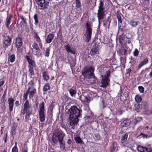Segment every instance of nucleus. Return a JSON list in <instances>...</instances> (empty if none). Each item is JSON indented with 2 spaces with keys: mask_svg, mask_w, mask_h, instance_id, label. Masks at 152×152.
<instances>
[{
  "mask_svg": "<svg viewBox=\"0 0 152 152\" xmlns=\"http://www.w3.org/2000/svg\"><path fill=\"white\" fill-rule=\"evenodd\" d=\"M117 18H118V21L119 22L121 23L122 22V20H121V17L120 16H118L117 17Z\"/></svg>",
  "mask_w": 152,
  "mask_h": 152,
  "instance_id": "obj_58",
  "label": "nucleus"
},
{
  "mask_svg": "<svg viewBox=\"0 0 152 152\" xmlns=\"http://www.w3.org/2000/svg\"><path fill=\"white\" fill-rule=\"evenodd\" d=\"M138 89L139 91L141 93H143L144 91V87L142 86H140L138 87Z\"/></svg>",
  "mask_w": 152,
  "mask_h": 152,
  "instance_id": "obj_48",
  "label": "nucleus"
},
{
  "mask_svg": "<svg viewBox=\"0 0 152 152\" xmlns=\"http://www.w3.org/2000/svg\"><path fill=\"white\" fill-rule=\"evenodd\" d=\"M16 47L17 48V50L19 51L21 50L20 47L22 45V39L20 37L16 38Z\"/></svg>",
  "mask_w": 152,
  "mask_h": 152,
  "instance_id": "obj_14",
  "label": "nucleus"
},
{
  "mask_svg": "<svg viewBox=\"0 0 152 152\" xmlns=\"http://www.w3.org/2000/svg\"><path fill=\"white\" fill-rule=\"evenodd\" d=\"M50 85L49 83H47L45 84L43 87V90L44 91H46L50 89Z\"/></svg>",
  "mask_w": 152,
  "mask_h": 152,
  "instance_id": "obj_34",
  "label": "nucleus"
},
{
  "mask_svg": "<svg viewBox=\"0 0 152 152\" xmlns=\"http://www.w3.org/2000/svg\"><path fill=\"white\" fill-rule=\"evenodd\" d=\"M36 89H34L33 90H29V91H28V89L27 91V93L29 95V97L30 98H32L34 94L36 93Z\"/></svg>",
  "mask_w": 152,
  "mask_h": 152,
  "instance_id": "obj_22",
  "label": "nucleus"
},
{
  "mask_svg": "<svg viewBox=\"0 0 152 152\" xmlns=\"http://www.w3.org/2000/svg\"><path fill=\"white\" fill-rule=\"evenodd\" d=\"M74 139L76 142L77 143H81L82 142V140L80 137L79 136H76L74 137Z\"/></svg>",
  "mask_w": 152,
  "mask_h": 152,
  "instance_id": "obj_33",
  "label": "nucleus"
},
{
  "mask_svg": "<svg viewBox=\"0 0 152 152\" xmlns=\"http://www.w3.org/2000/svg\"><path fill=\"white\" fill-rule=\"evenodd\" d=\"M104 8H99L97 13L98 17L99 24L100 23V20L104 18Z\"/></svg>",
  "mask_w": 152,
  "mask_h": 152,
  "instance_id": "obj_10",
  "label": "nucleus"
},
{
  "mask_svg": "<svg viewBox=\"0 0 152 152\" xmlns=\"http://www.w3.org/2000/svg\"><path fill=\"white\" fill-rule=\"evenodd\" d=\"M40 9L45 10L47 7L45 0H35Z\"/></svg>",
  "mask_w": 152,
  "mask_h": 152,
  "instance_id": "obj_12",
  "label": "nucleus"
},
{
  "mask_svg": "<svg viewBox=\"0 0 152 152\" xmlns=\"http://www.w3.org/2000/svg\"><path fill=\"white\" fill-rule=\"evenodd\" d=\"M40 9L45 10L47 7L45 0H35Z\"/></svg>",
  "mask_w": 152,
  "mask_h": 152,
  "instance_id": "obj_11",
  "label": "nucleus"
},
{
  "mask_svg": "<svg viewBox=\"0 0 152 152\" xmlns=\"http://www.w3.org/2000/svg\"><path fill=\"white\" fill-rule=\"evenodd\" d=\"M65 136L64 134L60 129L56 130L55 131L52 140L54 145H57L59 142L60 149L64 150L65 148V142L64 138Z\"/></svg>",
  "mask_w": 152,
  "mask_h": 152,
  "instance_id": "obj_1",
  "label": "nucleus"
},
{
  "mask_svg": "<svg viewBox=\"0 0 152 152\" xmlns=\"http://www.w3.org/2000/svg\"><path fill=\"white\" fill-rule=\"evenodd\" d=\"M28 91L31 90L36 89L35 88V84L34 80H31L29 81L28 84Z\"/></svg>",
  "mask_w": 152,
  "mask_h": 152,
  "instance_id": "obj_17",
  "label": "nucleus"
},
{
  "mask_svg": "<svg viewBox=\"0 0 152 152\" xmlns=\"http://www.w3.org/2000/svg\"><path fill=\"white\" fill-rule=\"evenodd\" d=\"M142 120V117H137L135 118V121H136V124H137V123L141 121Z\"/></svg>",
  "mask_w": 152,
  "mask_h": 152,
  "instance_id": "obj_46",
  "label": "nucleus"
},
{
  "mask_svg": "<svg viewBox=\"0 0 152 152\" xmlns=\"http://www.w3.org/2000/svg\"><path fill=\"white\" fill-rule=\"evenodd\" d=\"M32 108L31 105L29 104L28 100H27L24 104L23 109L21 112L24 115L26 113H31Z\"/></svg>",
  "mask_w": 152,
  "mask_h": 152,
  "instance_id": "obj_8",
  "label": "nucleus"
},
{
  "mask_svg": "<svg viewBox=\"0 0 152 152\" xmlns=\"http://www.w3.org/2000/svg\"><path fill=\"white\" fill-rule=\"evenodd\" d=\"M103 3L101 1H100V4L99 5V8H103Z\"/></svg>",
  "mask_w": 152,
  "mask_h": 152,
  "instance_id": "obj_53",
  "label": "nucleus"
},
{
  "mask_svg": "<svg viewBox=\"0 0 152 152\" xmlns=\"http://www.w3.org/2000/svg\"><path fill=\"white\" fill-rule=\"evenodd\" d=\"M28 93H27L26 94L24 93L23 94V98L25 100L27 99V98Z\"/></svg>",
  "mask_w": 152,
  "mask_h": 152,
  "instance_id": "obj_56",
  "label": "nucleus"
},
{
  "mask_svg": "<svg viewBox=\"0 0 152 152\" xmlns=\"http://www.w3.org/2000/svg\"><path fill=\"white\" fill-rule=\"evenodd\" d=\"M78 120V118L69 115V121L70 125L72 126V129H74L73 127L77 124Z\"/></svg>",
  "mask_w": 152,
  "mask_h": 152,
  "instance_id": "obj_9",
  "label": "nucleus"
},
{
  "mask_svg": "<svg viewBox=\"0 0 152 152\" xmlns=\"http://www.w3.org/2000/svg\"><path fill=\"white\" fill-rule=\"evenodd\" d=\"M141 136L144 138H147L151 137V136H150L148 135L147 134H145L142 133H141L137 137H138L140 136Z\"/></svg>",
  "mask_w": 152,
  "mask_h": 152,
  "instance_id": "obj_44",
  "label": "nucleus"
},
{
  "mask_svg": "<svg viewBox=\"0 0 152 152\" xmlns=\"http://www.w3.org/2000/svg\"><path fill=\"white\" fill-rule=\"evenodd\" d=\"M137 150L140 152H152V149L149 148L138 146L137 148Z\"/></svg>",
  "mask_w": 152,
  "mask_h": 152,
  "instance_id": "obj_15",
  "label": "nucleus"
},
{
  "mask_svg": "<svg viewBox=\"0 0 152 152\" xmlns=\"http://www.w3.org/2000/svg\"><path fill=\"white\" fill-rule=\"evenodd\" d=\"M25 58L27 60L28 64V67L29 71L31 73V75H34V73L33 67L36 66V65L35 62L34 61L30 58L29 56H26Z\"/></svg>",
  "mask_w": 152,
  "mask_h": 152,
  "instance_id": "obj_7",
  "label": "nucleus"
},
{
  "mask_svg": "<svg viewBox=\"0 0 152 152\" xmlns=\"http://www.w3.org/2000/svg\"><path fill=\"white\" fill-rule=\"evenodd\" d=\"M94 68L93 67L85 68L82 72V75L84 76V78L87 79L93 78L94 79V83H96L97 81L94 74Z\"/></svg>",
  "mask_w": 152,
  "mask_h": 152,
  "instance_id": "obj_2",
  "label": "nucleus"
},
{
  "mask_svg": "<svg viewBox=\"0 0 152 152\" xmlns=\"http://www.w3.org/2000/svg\"><path fill=\"white\" fill-rule=\"evenodd\" d=\"M38 48H39L37 44L34 43L32 44L31 47L32 50H36Z\"/></svg>",
  "mask_w": 152,
  "mask_h": 152,
  "instance_id": "obj_38",
  "label": "nucleus"
},
{
  "mask_svg": "<svg viewBox=\"0 0 152 152\" xmlns=\"http://www.w3.org/2000/svg\"><path fill=\"white\" fill-rule=\"evenodd\" d=\"M99 51L98 46L93 47L91 50L90 54L91 55H94L99 54Z\"/></svg>",
  "mask_w": 152,
  "mask_h": 152,
  "instance_id": "obj_18",
  "label": "nucleus"
},
{
  "mask_svg": "<svg viewBox=\"0 0 152 152\" xmlns=\"http://www.w3.org/2000/svg\"><path fill=\"white\" fill-rule=\"evenodd\" d=\"M108 20H106L103 21V25L106 28H107V25L108 24Z\"/></svg>",
  "mask_w": 152,
  "mask_h": 152,
  "instance_id": "obj_51",
  "label": "nucleus"
},
{
  "mask_svg": "<svg viewBox=\"0 0 152 152\" xmlns=\"http://www.w3.org/2000/svg\"><path fill=\"white\" fill-rule=\"evenodd\" d=\"M4 81H1L0 82V87L2 86L4 83Z\"/></svg>",
  "mask_w": 152,
  "mask_h": 152,
  "instance_id": "obj_61",
  "label": "nucleus"
},
{
  "mask_svg": "<svg viewBox=\"0 0 152 152\" xmlns=\"http://www.w3.org/2000/svg\"><path fill=\"white\" fill-rule=\"evenodd\" d=\"M80 99L82 102H88L89 101V98L88 96H84V95H81L80 96Z\"/></svg>",
  "mask_w": 152,
  "mask_h": 152,
  "instance_id": "obj_23",
  "label": "nucleus"
},
{
  "mask_svg": "<svg viewBox=\"0 0 152 152\" xmlns=\"http://www.w3.org/2000/svg\"><path fill=\"white\" fill-rule=\"evenodd\" d=\"M124 142H121V146L124 147L126 146V144L124 143Z\"/></svg>",
  "mask_w": 152,
  "mask_h": 152,
  "instance_id": "obj_59",
  "label": "nucleus"
},
{
  "mask_svg": "<svg viewBox=\"0 0 152 152\" xmlns=\"http://www.w3.org/2000/svg\"><path fill=\"white\" fill-rule=\"evenodd\" d=\"M118 149V146L117 143L116 142H114L113 145V147L111 149L112 152H116Z\"/></svg>",
  "mask_w": 152,
  "mask_h": 152,
  "instance_id": "obj_24",
  "label": "nucleus"
},
{
  "mask_svg": "<svg viewBox=\"0 0 152 152\" xmlns=\"http://www.w3.org/2000/svg\"><path fill=\"white\" fill-rule=\"evenodd\" d=\"M65 49L68 53H70L73 54H74L75 53L74 50H72L70 46L68 45L65 46Z\"/></svg>",
  "mask_w": 152,
  "mask_h": 152,
  "instance_id": "obj_28",
  "label": "nucleus"
},
{
  "mask_svg": "<svg viewBox=\"0 0 152 152\" xmlns=\"http://www.w3.org/2000/svg\"><path fill=\"white\" fill-rule=\"evenodd\" d=\"M16 133V129L15 127H12L11 130V133L12 136L15 135Z\"/></svg>",
  "mask_w": 152,
  "mask_h": 152,
  "instance_id": "obj_45",
  "label": "nucleus"
},
{
  "mask_svg": "<svg viewBox=\"0 0 152 152\" xmlns=\"http://www.w3.org/2000/svg\"><path fill=\"white\" fill-rule=\"evenodd\" d=\"M34 18L35 20V24L36 25L38 23V16L36 14H35L34 15Z\"/></svg>",
  "mask_w": 152,
  "mask_h": 152,
  "instance_id": "obj_43",
  "label": "nucleus"
},
{
  "mask_svg": "<svg viewBox=\"0 0 152 152\" xmlns=\"http://www.w3.org/2000/svg\"><path fill=\"white\" fill-rule=\"evenodd\" d=\"M149 75L151 78L152 77V70L150 73Z\"/></svg>",
  "mask_w": 152,
  "mask_h": 152,
  "instance_id": "obj_64",
  "label": "nucleus"
},
{
  "mask_svg": "<svg viewBox=\"0 0 152 152\" xmlns=\"http://www.w3.org/2000/svg\"><path fill=\"white\" fill-rule=\"evenodd\" d=\"M110 75V72L108 70L106 72V75L104 76L102 75V80L101 82V85L100 86V87L104 88H106L107 87L110 81L108 77Z\"/></svg>",
  "mask_w": 152,
  "mask_h": 152,
  "instance_id": "obj_5",
  "label": "nucleus"
},
{
  "mask_svg": "<svg viewBox=\"0 0 152 152\" xmlns=\"http://www.w3.org/2000/svg\"><path fill=\"white\" fill-rule=\"evenodd\" d=\"M133 109L134 111L139 112L141 109L140 105L138 104H135L134 106Z\"/></svg>",
  "mask_w": 152,
  "mask_h": 152,
  "instance_id": "obj_29",
  "label": "nucleus"
},
{
  "mask_svg": "<svg viewBox=\"0 0 152 152\" xmlns=\"http://www.w3.org/2000/svg\"><path fill=\"white\" fill-rule=\"evenodd\" d=\"M9 61L11 62H13L15 60V56L14 54H12L9 56L8 58Z\"/></svg>",
  "mask_w": 152,
  "mask_h": 152,
  "instance_id": "obj_30",
  "label": "nucleus"
},
{
  "mask_svg": "<svg viewBox=\"0 0 152 152\" xmlns=\"http://www.w3.org/2000/svg\"><path fill=\"white\" fill-rule=\"evenodd\" d=\"M42 76L44 79L45 80L47 81L49 79V76L45 72H43Z\"/></svg>",
  "mask_w": 152,
  "mask_h": 152,
  "instance_id": "obj_32",
  "label": "nucleus"
},
{
  "mask_svg": "<svg viewBox=\"0 0 152 152\" xmlns=\"http://www.w3.org/2000/svg\"><path fill=\"white\" fill-rule=\"evenodd\" d=\"M69 115L72 117H75L78 118L81 115V112L82 110L76 107L73 106L69 109Z\"/></svg>",
  "mask_w": 152,
  "mask_h": 152,
  "instance_id": "obj_3",
  "label": "nucleus"
},
{
  "mask_svg": "<svg viewBox=\"0 0 152 152\" xmlns=\"http://www.w3.org/2000/svg\"><path fill=\"white\" fill-rule=\"evenodd\" d=\"M139 23V22L135 19L131 20L129 22V24L133 27H136Z\"/></svg>",
  "mask_w": 152,
  "mask_h": 152,
  "instance_id": "obj_19",
  "label": "nucleus"
},
{
  "mask_svg": "<svg viewBox=\"0 0 152 152\" xmlns=\"http://www.w3.org/2000/svg\"><path fill=\"white\" fill-rule=\"evenodd\" d=\"M131 71V70L130 69H127L126 70V73L127 74H128V75L129 76L130 75V73Z\"/></svg>",
  "mask_w": 152,
  "mask_h": 152,
  "instance_id": "obj_54",
  "label": "nucleus"
},
{
  "mask_svg": "<svg viewBox=\"0 0 152 152\" xmlns=\"http://www.w3.org/2000/svg\"><path fill=\"white\" fill-rule=\"evenodd\" d=\"M3 41L4 45L6 46L10 45L11 42V39L9 36L4 35Z\"/></svg>",
  "mask_w": 152,
  "mask_h": 152,
  "instance_id": "obj_13",
  "label": "nucleus"
},
{
  "mask_svg": "<svg viewBox=\"0 0 152 152\" xmlns=\"http://www.w3.org/2000/svg\"><path fill=\"white\" fill-rule=\"evenodd\" d=\"M92 29L89 26H87L86 32L83 36V40L86 42H88L90 40L91 38Z\"/></svg>",
  "mask_w": 152,
  "mask_h": 152,
  "instance_id": "obj_4",
  "label": "nucleus"
},
{
  "mask_svg": "<svg viewBox=\"0 0 152 152\" xmlns=\"http://www.w3.org/2000/svg\"><path fill=\"white\" fill-rule=\"evenodd\" d=\"M31 113H26L25 118V120L27 122L29 119L30 118V115Z\"/></svg>",
  "mask_w": 152,
  "mask_h": 152,
  "instance_id": "obj_39",
  "label": "nucleus"
},
{
  "mask_svg": "<svg viewBox=\"0 0 152 152\" xmlns=\"http://www.w3.org/2000/svg\"><path fill=\"white\" fill-rule=\"evenodd\" d=\"M94 138L96 140H98L100 139V137L98 134H95L94 135Z\"/></svg>",
  "mask_w": 152,
  "mask_h": 152,
  "instance_id": "obj_47",
  "label": "nucleus"
},
{
  "mask_svg": "<svg viewBox=\"0 0 152 152\" xmlns=\"http://www.w3.org/2000/svg\"><path fill=\"white\" fill-rule=\"evenodd\" d=\"M22 20L24 23L26 22V19L24 18L23 15H20V16Z\"/></svg>",
  "mask_w": 152,
  "mask_h": 152,
  "instance_id": "obj_55",
  "label": "nucleus"
},
{
  "mask_svg": "<svg viewBox=\"0 0 152 152\" xmlns=\"http://www.w3.org/2000/svg\"><path fill=\"white\" fill-rule=\"evenodd\" d=\"M148 62V59L146 58L144 60L141 62L138 65V68L140 69L143 66L147 64Z\"/></svg>",
  "mask_w": 152,
  "mask_h": 152,
  "instance_id": "obj_25",
  "label": "nucleus"
},
{
  "mask_svg": "<svg viewBox=\"0 0 152 152\" xmlns=\"http://www.w3.org/2000/svg\"><path fill=\"white\" fill-rule=\"evenodd\" d=\"M39 127H41L42 128L43 127L44 124L43 123H39Z\"/></svg>",
  "mask_w": 152,
  "mask_h": 152,
  "instance_id": "obj_62",
  "label": "nucleus"
},
{
  "mask_svg": "<svg viewBox=\"0 0 152 152\" xmlns=\"http://www.w3.org/2000/svg\"><path fill=\"white\" fill-rule=\"evenodd\" d=\"M69 92L72 96H75L76 94L77 91L76 90L72 89H70L69 90Z\"/></svg>",
  "mask_w": 152,
  "mask_h": 152,
  "instance_id": "obj_35",
  "label": "nucleus"
},
{
  "mask_svg": "<svg viewBox=\"0 0 152 152\" xmlns=\"http://www.w3.org/2000/svg\"><path fill=\"white\" fill-rule=\"evenodd\" d=\"M135 100L137 102L140 103L142 101V99L140 95H137L135 96Z\"/></svg>",
  "mask_w": 152,
  "mask_h": 152,
  "instance_id": "obj_31",
  "label": "nucleus"
},
{
  "mask_svg": "<svg viewBox=\"0 0 152 152\" xmlns=\"http://www.w3.org/2000/svg\"><path fill=\"white\" fill-rule=\"evenodd\" d=\"M54 38V34H50L48 35L46 39V42L48 43H50Z\"/></svg>",
  "mask_w": 152,
  "mask_h": 152,
  "instance_id": "obj_20",
  "label": "nucleus"
},
{
  "mask_svg": "<svg viewBox=\"0 0 152 152\" xmlns=\"http://www.w3.org/2000/svg\"><path fill=\"white\" fill-rule=\"evenodd\" d=\"M126 41V42L128 43L129 44H130V45L132 47V43H130L131 41H130V40L129 39H128V38L127 39Z\"/></svg>",
  "mask_w": 152,
  "mask_h": 152,
  "instance_id": "obj_57",
  "label": "nucleus"
},
{
  "mask_svg": "<svg viewBox=\"0 0 152 152\" xmlns=\"http://www.w3.org/2000/svg\"><path fill=\"white\" fill-rule=\"evenodd\" d=\"M69 63L71 68L74 67V66H75V63L73 61H70Z\"/></svg>",
  "mask_w": 152,
  "mask_h": 152,
  "instance_id": "obj_49",
  "label": "nucleus"
},
{
  "mask_svg": "<svg viewBox=\"0 0 152 152\" xmlns=\"http://www.w3.org/2000/svg\"><path fill=\"white\" fill-rule=\"evenodd\" d=\"M18 149L17 147H14L12 149V152H18Z\"/></svg>",
  "mask_w": 152,
  "mask_h": 152,
  "instance_id": "obj_50",
  "label": "nucleus"
},
{
  "mask_svg": "<svg viewBox=\"0 0 152 152\" xmlns=\"http://www.w3.org/2000/svg\"><path fill=\"white\" fill-rule=\"evenodd\" d=\"M34 37L36 39V41L37 42H40V39L38 35V34L37 33H34Z\"/></svg>",
  "mask_w": 152,
  "mask_h": 152,
  "instance_id": "obj_40",
  "label": "nucleus"
},
{
  "mask_svg": "<svg viewBox=\"0 0 152 152\" xmlns=\"http://www.w3.org/2000/svg\"><path fill=\"white\" fill-rule=\"evenodd\" d=\"M130 124L129 121L128 119H126L122 121L121 125L122 126H127Z\"/></svg>",
  "mask_w": 152,
  "mask_h": 152,
  "instance_id": "obj_26",
  "label": "nucleus"
},
{
  "mask_svg": "<svg viewBox=\"0 0 152 152\" xmlns=\"http://www.w3.org/2000/svg\"><path fill=\"white\" fill-rule=\"evenodd\" d=\"M76 7L77 9L80 8L81 6V3L79 0H75Z\"/></svg>",
  "mask_w": 152,
  "mask_h": 152,
  "instance_id": "obj_37",
  "label": "nucleus"
},
{
  "mask_svg": "<svg viewBox=\"0 0 152 152\" xmlns=\"http://www.w3.org/2000/svg\"><path fill=\"white\" fill-rule=\"evenodd\" d=\"M67 143L68 144H70L72 143V141L71 140L69 139L68 140Z\"/></svg>",
  "mask_w": 152,
  "mask_h": 152,
  "instance_id": "obj_60",
  "label": "nucleus"
},
{
  "mask_svg": "<svg viewBox=\"0 0 152 152\" xmlns=\"http://www.w3.org/2000/svg\"><path fill=\"white\" fill-rule=\"evenodd\" d=\"M32 52L33 54L38 56H40L41 54V50L39 48L32 50Z\"/></svg>",
  "mask_w": 152,
  "mask_h": 152,
  "instance_id": "obj_27",
  "label": "nucleus"
},
{
  "mask_svg": "<svg viewBox=\"0 0 152 152\" xmlns=\"http://www.w3.org/2000/svg\"><path fill=\"white\" fill-rule=\"evenodd\" d=\"M12 18V16L10 14L9 15H8L6 20V27L7 28L8 30H10V25L11 22V19Z\"/></svg>",
  "mask_w": 152,
  "mask_h": 152,
  "instance_id": "obj_16",
  "label": "nucleus"
},
{
  "mask_svg": "<svg viewBox=\"0 0 152 152\" xmlns=\"http://www.w3.org/2000/svg\"><path fill=\"white\" fill-rule=\"evenodd\" d=\"M15 104L16 106H18L20 104L19 103V102L18 101H17L15 102Z\"/></svg>",
  "mask_w": 152,
  "mask_h": 152,
  "instance_id": "obj_63",
  "label": "nucleus"
},
{
  "mask_svg": "<svg viewBox=\"0 0 152 152\" xmlns=\"http://www.w3.org/2000/svg\"><path fill=\"white\" fill-rule=\"evenodd\" d=\"M128 134L127 133L125 134L124 135L122 136L121 140V142H124L127 140Z\"/></svg>",
  "mask_w": 152,
  "mask_h": 152,
  "instance_id": "obj_36",
  "label": "nucleus"
},
{
  "mask_svg": "<svg viewBox=\"0 0 152 152\" xmlns=\"http://www.w3.org/2000/svg\"><path fill=\"white\" fill-rule=\"evenodd\" d=\"M139 51L137 49H135L133 52V54L134 56L136 57L138 56Z\"/></svg>",
  "mask_w": 152,
  "mask_h": 152,
  "instance_id": "obj_42",
  "label": "nucleus"
},
{
  "mask_svg": "<svg viewBox=\"0 0 152 152\" xmlns=\"http://www.w3.org/2000/svg\"><path fill=\"white\" fill-rule=\"evenodd\" d=\"M8 104H9V110L12 111L13 108L14 106V100L12 99L9 98L8 99Z\"/></svg>",
  "mask_w": 152,
  "mask_h": 152,
  "instance_id": "obj_21",
  "label": "nucleus"
},
{
  "mask_svg": "<svg viewBox=\"0 0 152 152\" xmlns=\"http://www.w3.org/2000/svg\"><path fill=\"white\" fill-rule=\"evenodd\" d=\"M28 148L27 146H24L23 148L22 152H28Z\"/></svg>",
  "mask_w": 152,
  "mask_h": 152,
  "instance_id": "obj_52",
  "label": "nucleus"
},
{
  "mask_svg": "<svg viewBox=\"0 0 152 152\" xmlns=\"http://www.w3.org/2000/svg\"><path fill=\"white\" fill-rule=\"evenodd\" d=\"M44 105V103L43 102H42L39 104V110L38 113L39 121L41 122H44L45 120Z\"/></svg>",
  "mask_w": 152,
  "mask_h": 152,
  "instance_id": "obj_6",
  "label": "nucleus"
},
{
  "mask_svg": "<svg viewBox=\"0 0 152 152\" xmlns=\"http://www.w3.org/2000/svg\"><path fill=\"white\" fill-rule=\"evenodd\" d=\"M50 52V49L49 48H47L46 49L45 51V55L46 57H48L49 56Z\"/></svg>",
  "mask_w": 152,
  "mask_h": 152,
  "instance_id": "obj_41",
  "label": "nucleus"
}]
</instances>
